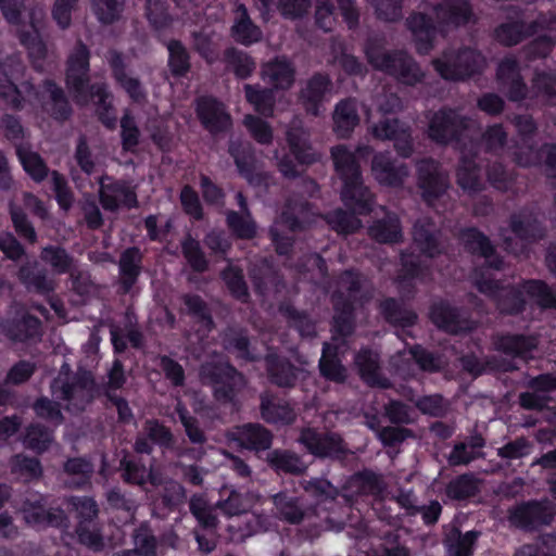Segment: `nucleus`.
<instances>
[{
  "label": "nucleus",
  "mask_w": 556,
  "mask_h": 556,
  "mask_svg": "<svg viewBox=\"0 0 556 556\" xmlns=\"http://www.w3.org/2000/svg\"><path fill=\"white\" fill-rule=\"evenodd\" d=\"M260 412L268 424L291 425L296 419V414L288 402L269 396H261Z\"/></svg>",
  "instance_id": "e433bc0d"
},
{
  "label": "nucleus",
  "mask_w": 556,
  "mask_h": 556,
  "mask_svg": "<svg viewBox=\"0 0 556 556\" xmlns=\"http://www.w3.org/2000/svg\"><path fill=\"white\" fill-rule=\"evenodd\" d=\"M91 9L102 25L119 21L124 11V0H90Z\"/></svg>",
  "instance_id": "0e129e2a"
},
{
  "label": "nucleus",
  "mask_w": 556,
  "mask_h": 556,
  "mask_svg": "<svg viewBox=\"0 0 556 556\" xmlns=\"http://www.w3.org/2000/svg\"><path fill=\"white\" fill-rule=\"evenodd\" d=\"M527 295L543 309H556V285L549 286L542 279H526Z\"/></svg>",
  "instance_id": "864d4df0"
},
{
  "label": "nucleus",
  "mask_w": 556,
  "mask_h": 556,
  "mask_svg": "<svg viewBox=\"0 0 556 556\" xmlns=\"http://www.w3.org/2000/svg\"><path fill=\"white\" fill-rule=\"evenodd\" d=\"M333 84L327 73H314L302 86L299 102L304 111L312 116H319L324 103L332 92Z\"/></svg>",
  "instance_id": "dca6fc26"
},
{
  "label": "nucleus",
  "mask_w": 556,
  "mask_h": 556,
  "mask_svg": "<svg viewBox=\"0 0 556 556\" xmlns=\"http://www.w3.org/2000/svg\"><path fill=\"white\" fill-rule=\"evenodd\" d=\"M43 88L49 93L50 103L47 112L51 118L59 123L68 121L73 114V108L64 90L53 79H46Z\"/></svg>",
  "instance_id": "a19ab883"
},
{
  "label": "nucleus",
  "mask_w": 556,
  "mask_h": 556,
  "mask_svg": "<svg viewBox=\"0 0 556 556\" xmlns=\"http://www.w3.org/2000/svg\"><path fill=\"white\" fill-rule=\"evenodd\" d=\"M496 80L509 101L521 102L528 98L529 87L515 56H505L501 60L496 68Z\"/></svg>",
  "instance_id": "a211bd4d"
},
{
  "label": "nucleus",
  "mask_w": 556,
  "mask_h": 556,
  "mask_svg": "<svg viewBox=\"0 0 556 556\" xmlns=\"http://www.w3.org/2000/svg\"><path fill=\"white\" fill-rule=\"evenodd\" d=\"M108 63L111 68L112 77L121 88L127 93L134 103L141 104L147 101V90L139 78L129 77L126 73L127 66L122 52L110 50Z\"/></svg>",
  "instance_id": "4be33fe9"
},
{
  "label": "nucleus",
  "mask_w": 556,
  "mask_h": 556,
  "mask_svg": "<svg viewBox=\"0 0 556 556\" xmlns=\"http://www.w3.org/2000/svg\"><path fill=\"white\" fill-rule=\"evenodd\" d=\"M223 62L239 80L249 79L256 70L255 59L247 51L228 47L223 52Z\"/></svg>",
  "instance_id": "4c0bfd02"
},
{
  "label": "nucleus",
  "mask_w": 556,
  "mask_h": 556,
  "mask_svg": "<svg viewBox=\"0 0 556 556\" xmlns=\"http://www.w3.org/2000/svg\"><path fill=\"white\" fill-rule=\"evenodd\" d=\"M16 155L23 169L35 182H42L50 174L48 165L39 153L26 151L23 147L17 146Z\"/></svg>",
  "instance_id": "6e6d98bb"
},
{
  "label": "nucleus",
  "mask_w": 556,
  "mask_h": 556,
  "mask_svg": "<svg viewBox=\"0 0 556 556\" xmlns=\"http://www.w3.org/2000/svg\"><path fill=\"white\" fill-rule=\"evenodd\" d=\"M142 253L139 248L130 247L124 250L119 256V293L128 294L137 283L141 274Z\"/></svg>",
  "instance_id": "c85d7f7f"
},
{
  "label": "nucleus",
  "mask_w": 556,
  "mask_h": 556,
  "mask_svg": "<svg viewBox=\"0 0 556 556\" xmlns=\"http://www.w3.org/2000/svg\"><path fill=\"white\" fill-rule=\"evenodd\" d=\"M181 253L192 271L202 274L210 267V262L206 258L200 242L188 233L181 241Z\"/></svg>",
  "instance_id": "052dcab7"
},
{
  "label": "nucleus",
  "mask_w": 556,
  "mask_h": 556,
  "mask_svg": "<svg viewBox=\"0 0 556 556\" xmlns=\"http://www.w3.org/2000/svg\"><path fill=\"white\" fill-rule=\"evenodd\" d=\"M525 281L526 280L521 283V289L513 285H503L494 300V304L502 315L518 316L526 311L527 301L523 295V292H526L523 287Z\"/></svg>",
  "instance_id": "72a5a7b5"
},
{
  "label": "nucleus",
  "mask_w": 556,
  "mask_h": 556,
  "mask_svg": "<svg viewBox=\"0 0 556 556\" xmlns=\"http://www.w3.org/2000/svg\"><path fill=\"white\" fill-rule=\"evenodd\" d=\"M332 121L336 135L342 139L349 138L361 122L357 100L354 98L340 100L334 106Z\"/></svg>",
  "instance_id": "c756f323"
},
{
  "label": "nucleus",
  "mask_w": 556,
  "mask_h": 556,
  "mask_svg": "<svg viewBox=\"0 0 556 556\" xmlns=\"http://www.w3.org/2000/svg\"><path fill=\"white\" fill-rule=\"evenodd\" d=\"M417 185L421 190V197L426 204L432 205L447 190L446 176L439 169V165L432 159L424 160L417 167Z\"/></svg>",
  "instance_id": "6ab92c4d"
},
{
  "label": "nucleus",
  "mask_w": 556,
  "mask_h": 556,
  "mask_svg": "<svg viewBox=\"0 0 556 556\" xmlns=\"http://www.w3.org/2000/svg\"><path fill=\"white\" fill-rule=\"evenodd\" d=\"M11 473L24 481L38 480L42 476V465L37 457L15 454L10 460Z\"/></svg>",
  "instance_id": "680f3d73"
},
{
  "label": "nucleus",
  "mask_w": 556,
  "mask_h": 556,
  "mask_svg": "<svg viewBox=\"0 0 556 556\" xmlns=\"http://www.w3.org/2000/svg\"><path fill=\"white\" fill-rule=\"evenodd\" d=\"M364 52L367 62L375 70L394 78L401 85L416 87L426 78L420 64L405 50L387 51L377 40L368 39Z\"/></svg>",
  "instance_id": "7ed1b4c3"
},
{
  "label": "nucleus",
  "mask_w": 556,
  "mask_h": 556,
  "mask_svg": "<svg viewBox=\"0 0 556 556\" xmlns=\"http://www.w3.org/2000/svg\"><path fill=\"white\" fill-rule=\"evenodd\" d=\"M40 258L58 275L71 273L74 257L61 245L48 244L41 249Z\"/></svg>",
  "instance_id": "13d9d810"
},
{
  "label": "nucleus",
  "mask_w": 556,
  "mask_h": 556,
  "mask_svg": "<svg viewBox=\"0 0 556 556\" xmlns=\"http://www.w3.org/2000/svg\"><path fill=\"white\" fill-rule=\"evenodd\" d=\"M517 18L498 24L493 31L494 39L503 47H515L526 39L533 37L543 27L541 21L527 22L521 16L523 10L516 5L508 7Z\"/></svg>",
  "instance_id": "9b49d317"
},
{
  "label": "nucleus",
  "mask_w": 556,
  "mask_h": 556,
  "mask_svg": "<svg viewBox=\"0 0 556 556\" xmlns=\"http://www.w3.org/2000/svg\"><path fill=\"white\" fill-rule=\"evenodd\" d=\"M228 153L232 157L237 172L249 185L262 187L266 185L267 175L256 168V155L254 147L242 140H230Z\"/></svg>",
  "instance_id": "ddd939ff"
},
{
  "label": "nucleus",
  "mask_w": 556,
  "mask_h": 556,
  "mask_svg": "<svg viewBox=\"0 0 556 556\" xmlns=\"http://www.w3.org/2000/svg\"><path fill=\"white\" fill-rule=\"evenodd\" d=\"M200 377L205 386L212 388L214 400L220 405H236L239 392L245 379L229 362H206L200 367Z\"/></svg>",
  "instance_id": "39448f33"
},
{
  "label": "nucleus",
  "mask_w": 556,
  "mask_h": 556,
  "mask_svg": "<svg viewBox=\"0 0 556 556\" xmlns=\"http://www.w3.org/2000/svg\"><path fill=\"white\" fill-rule=\"evenodd\" d=\"M99 185V202L104 211L115 213L119 208L139 207L136 188L128 181L104 175Z\"/></svg>",
  "instance_id": "0eeeda50"
},
{
  "label": "nucleus",
  "mask_w": 556,
  "mask_h": 556,
  "mask_svg": "<svg viewBox=\"0 0 556 556\" xmlns=\"http://www.w3.org/2000/svg\"><path fill=\"white\" fill-rule=\"evenodd\" d=\"M371 170L376 180L386 187H401L408 176L406 164H396L389 151L379 152L374 155Z\"/></svg>",
  "instance_id": "b1692460"
},
{
  "label": "nucleus",
  "mask_w": 556,
  "mask_h": 556,
  "mask_svg": "<svg viewBox=\"0 0 556 556\" xmlns=\"http://www.w3.org/2000/svg\"><path fill=\"white\" fill-rule=\"evenodd\" d=\"M351 212L344 211L343 208L332 210L324 216L325 222L331 230L338 235H353L362 228V222L356 216L358 213L349 208Z\"/></svg>",
  "instance_id": "09e8293b"
},
{
  "label": "nucleus",
  "mask_w": 556,
  "mask_h": 556,
  "mask_svg": "<svg viewBox=\"0 0 556 556\" xmlns=\"http://www.w3.org/2000/svg\"><path fill=\"white\" fill-rule=\"evenodd\" d=\"M431 64L442 79L456 83L481 75L486 61L479 50L460 47L444 50L441 58L433 59Z\"/></svg>",
  "instance_id": "20e7f679"
},
{
  "label": "nucleus",
  "mask_w": 556,
  "mask_h": 556,
  "mask_svg": "<svg viewBox=\"0 0 556 556\" xmlns=\"http://www.w3.org/2000/svg\"><path fill=\"white\" fill-rule=\"evenodd\" d=\"M334 169L343 181L341 200L348 208L362 216L369 215L374 210L375 197L364 185L358 161L344 146H337L331 150Z\"/></svg>",
  "instance_id": "f03ea898"
},
{
  "label": "nucleus",
  "mask_w": 556,
  "mask_h": 556,
  "mask_svg": "<svg viewBox=\"0 0 556 556\" xmlns=\"http://www.w3.org/2000/svg\"><path fill=\"white\" fill-rule=\"evenodd\" d=\"M515 163L523 168L536 167L548 179H556V143L527 144L514 152Z\"/></svg>",
  "instance_id": "f8f14e48"
},
{
  "label": "nucleus",
  "mask_w": 556,
  "mask_h": 556,
  "mask_svg": "<svg viewBox=\"0 0 556 556\" xmlns=\"http://www.w3.org/2000/svg\"><path fill=\"white\" fill-rule=\"evenodd\" d=\"M66 508L75 514L77 525H93L99 515L97 502L89 496H70L66 500Z\"/></svg>",
  "instance_id": "5fc2aeb1"
},
{
  "label": "nucleus",
  "mask_w": 556,
  "mask_h": 556,
  "mask_svg": "<svg viewBox=\"0 0 556 556\" xmlns=\"http://www.w3.org/2000/svg\"><path fill=\"white\" fill-rule=\"evenodd\" d=\"M268 380L279 388L291 389L298 383L302 369L285 356L269 352L264 358Z\"/></svg>",
  "instance_id": "393cba45"
},
{
  "label": "nucleus",
  "mask_w": 556,
  "mask_h": 556,
  "mask_svg": "<svg viewBox=\"0 0 556 556\" xmlns=\"http://www.w3.org/2000/svg\"><path fill=\"white\" fill-rule=\"evenodd\" d=\"M369 237L381 244L400 243L403 240V231L400 219L396 216H386L375 220L368 227Z\"/></svg>",
  "instance_id": "37998d69"
},
{
  "label": "nucleus",
  "mask_w": 556,
  "mask_h": 556,
  "mask_svg": "<svg viewBox=\"0 0 556 556\" xmlns=\"http://www.w3.org/2000/svg\"><path fill=\"white\" fill-rule=\"evenodd\" d=\"M182 302L187 307L188 314L201 323L207 330H212L215 327L211 309L199 294L187 293L182 296Z\"/></svg>",
  "instance_id": "338daca9"
},
{
  "label": "nucleus",
  "mask_w": 556,
  "mask_h": 556,
  "mask_svg": "<svg viewBox=\"0 0 556 556\" xmlns=\"http://www.w3.org/2000/svg\"><path fill=\"white\" fill-rule=\"evenodd\" d=\"M11 61L8 59L7 61L0 64V72L4 76L3 79H0V97L5 101V103L13 110L20 111L24 105V98L18 89V87L11 79V71H9L8 62Z\"/></svg>",
  "instance_id": "e2e57ef3"
},
{
  "label": "nucleus",
  "mask_w": 556,
  "mask_h": 556,
  "mask_svg": "<svg viewBox=\"0 0 556 556\" xmlns=\"http://www.w3.org/2000/svg\"><path fill=\"white\" fill-rule=\"evenodd\" d=\"M459 241L471 255L483 257L488 268L501 270L504 266L503 257L496 252L491 239L475 226L464 227L459 231Z\"/></svg>",
  "instance_id": "2eb2a0df"
},
{
  "label": "nucleus",
  "mask_w": 556,
  "mask_h": 556,
  "mask_svg": "<svg viewBox=\"0 0 556 556\" xmlns=\"http://www.w3.org/2000/svg\"><path fill=\"white\" fill-rule=\"evenodd\" d=\"M433 12L440 24L455 28L466 26L475 16L471 0H441Z\"/></svg>",
  "instance_id": "a878e982"
},
{
  "label": "nucleus",
  "mask_w": 556,
  "mask_h": 556,
  "mask_svg": "<svg viewBox=\"0 0 556 556\" xmlns=\"http://www.w3.org/2000/svg\"><path fill=\"white\" fill-rule=\"evenodd\" d=\"M274 504L280 520L290 525H299L303 521L305 513L299 497L279 492L274 496Z\"/></svg>",
  "instance_id": "603ef678"
},
{
  "label": "nucleus",
  "mask_w": 556,
  "mask_h": 556,
  "mask_svg": "<svg viewBox=\"0 0 556 556\" xmlns=\"http://www.w3.org/2000/svg\"><path fill=\"white\" fill-rule=\"evenodd\" d=\"M220 278L231 298L243 304L250 301L251 295L242 268L228 265L220 271Z\"/></svg>",
  "instance_id": "3c124183"
},
{
  "label": "nucleus",
  "mask_w": 556,
  "mask_h": 556,
  "mask_svg": "<svg viewBox=\"0 0 556 556\" xmlns=\"http://www.w3.org/2000/svg\"><path fill=\"white\" fill-rule=\"evenodd\" d=\"M278 312L301 338L313 339L317 336L316 323L307 312L299 311L290 302H281L278 306Z\"/></svg>",
  "instance_id": "c9c22d12"
},
{
  "label": "nucleus",
  "mask_w": 556,
  "mask_h": 556,
  "mask_svg": "<svg viewBox=\"0 0 556 556\" xmlns=\"http://www.w3.org/2000/svg\"><path fill=\"white\" fill-rule=\"evenodd\" d=\"M532 90L547 105H556V75L546 72L535 73L532 78Z\"/></svg>",
  "instance_id": "774afa93"
},
{
  "label": "nucleus",
  "mask_w": 556,
  "mask_h": 556,
  "mask_svg": "<svg viewBox=\"0 0 556 556\" xmlns=\"http://www.w3.org/2000/svg\"><path fill=\"white\" fill-rule=\"evenodd\" d=\"M429 318L437 328L448 333L457 334L471 330L470 319L463 316L459 307L444 299L430 305Z\"/></svg>",
  "instance_id": "aec40b11"
},
{
  "label": "nucleus",
  "mask_w": 556,
  "mask_h": 556,
  "mask_svg": "<svg viewBox=\"0 0 556 556\" xmlns=\"http://www.w3.org/2000/svg\"><path fill=\"white\" fill-rule=\"evenodd\" d=\"M229 438L241 448L256 454L269 451L274 441L273 432L258 422H247L235 427Z\"/></svg>",
  "instance_id": "412c9836"
},
{
  "label": "nucleus",
  "mask_w": 556,
  "mask_h": 556,
  "mask_svg": "<svg viewBox=\"0 0 556 556\" xmlns=\"http://www.w3.org/2000/svg\"><path fill=\"white\" fill-rule=\"evenodd\" d=\"M243 90L247 101L255 112L266 117L273 116L276 103L275 89L247 84Z\"/></svg>",
  "instance_id": "de8ad7c7"
},
{
  "label": "nucleus",
  "mask_w": 556,
  "mask_h": 556,
  "mask_svg": "<svg viewBox=\"0 0 556 556\" xmlns=\"http://www.w3.org/2000/svg\"><path fill=\"white\" fill-rule=\"evenodd\" d=\"M223 346L237 357L247 362L255 359L251 352V341L248 329L243 327H227L222 336Z\"/></svg>",
  "instance_id": "79ce46f5"
},
{
  "label": "nucleus",
  "mask_w": 556,
  "mask_h": 556,
  "mask_svg": "<svg viewBox=\"0 0 556 556\" xmlns=\"http://www.w3.org/2000/svg\"><path fill=\"white\" fill-rule=\"evenodd\" d=\"M471 119L458 110L442 106L433 113L428 123V138L439 144H460L470 128Z\"/></svg>",
  "instance_id": "423d86ee"
},
{
  "label": "nucleus",
  "mask_w": 556,
  "mask_h": 556,
  "mask_svg": "<svg viewBox=\"0 0 556 556\" xmlns=\"http://www.w3.org/2000/svg\"><path fill=\"white\" fill-rule=\"evenodd\" d=\"M90 58L88 46L78 39L67 56L65 64V86L74 101L86 105L90 101L96 104L98 121L109 130L117 126V118L111 101L112 94L104 83H91Z\"/></svg>",
  "instance_id": "f257e3e1"
},
{
  "label": "nucleus",
  "mask_w": 556,
  "mask_h": 556,
  "mask_svg": "<svg viewBox=\"0 0 556 556\" xmlns=\"http://www.w3.org/2000/svg\"><path fill=\"white\" fill-rule=\"evenodd\" d=\"M266 463L277 475L300 476L305 472L306 465L301 456L290 450L274 448L267 453Z\"/></svg>",
  "instance_id": "473e14b6"
},
{
  "label": "nucleus",
  "mask_w": 556,
  "mask_h": 556,
  "mask_svg": "<svg viewBox=\"0 0 556 556\" xmlns=\"http://www.w3.org/2000/svg\"><path fill=\"white\" fill-rule=\"evenodd\" d=\"M226 225L237 239L251 240L257 233V225L253 216L239 214L233 210L226 212Z\"/></svg>",
  "instance_id": "bf43d9fd"
},
{
  "label": "nucleus",
  "mask_w": 556,
  "mask_h": 556,
  "mask_svg": "<svg viewBox=\"0 0 556 556\" xmlns=\"http://www.w3.org/2000/svg\"><path fill=\"white\" fill-rule=\"evenodd\" d=\"M480 479L472 472L453 478L445 486V495L452 501H467L480 492Z\"/></svg>",
  "instance_id": "c03bdc74"
},
{
  "label": "nucleus",
  "mask_w": 556,
  "mask_h": 556,
  "mask_svg": "<svg viewBox=\"0 0 556 556\" xmlns=\"http://www.w3.org/2000/svg\"><path fill=\"white\" fill-rule=\"evenodd\" d=\"M495 346L505 355L523 358L536 348V342L529 336L506 333L496 339Z\"/></svg>",
  "instance_id": "a18cd8bd"
},
{
  "label": "nucleus",
  "mask_w": 556,
  "mask_h": 556,
  "mask_svg": "<svg viewBox=\"0 0 556 556\" xmlns=\"http://www.w3.org/2000/svg\"><path fill=\"white\" fill-rule=\"evenodd\" d=\"M479 536V531L470 530L463 534L457 527H454L445 535L444 545L450 556H472Z\"/></svg>",
  "instance_id": "49530a36"
},
{
  "label": "nucleus",
  "mask_w": 556,
  "mask_h": 556,
  "mask_svg": "<svg viewBox=\"0 0 556 556\" xmlns=\"http://www.w3.org/2000/svg\"><path fill=\"white\" fill-rule=\"evenodd\" d=\"M378 309L384 321L395 328H410L418 321L415 311L406 308L400 300L392 296L381 300Z\"/></svg>",
  "instance_id": "7c9ffc66"
},
{
  "label": "nucleus",
  "mask_w": 556,
  "mask_h": 556,
  "mask_svg": "<svg viewBox=\"0 0 556 556\" xmlns=\"http://www.w3.org/2000/svg\"><path fill=\"white\" fill-rule=\"evenodd\" d=\"M361 379L371 388L388 389L390 380L381 372L379 356L370 349H362L355 356Z\"/></svg>",
  "instance_id": "cd10ccee"
},
{
  "label": "nucleus",
  "mask_w": 556,
  "mask_h": 556,
  "mask_svg": "<svg viewBox=\"0 0 556 556\" xmlns=\"http://www.w3.org/2000/svg\"><path fill=\"white\" fill-rule=\"evenodd\" d=\"M320 376L328 381L341 383L346 378V370L339 357V349L329 342L323 344L318 364Z\"/></svg>",
  "instance_id": "58836bf2"
},
{
  "label": "nucleus",
  "mask_w": 556,
  "mask_h": 556,
  "mask_svg": "<svg viewBox=\"0 0 556 556\" xmlns=\"http://www.w3.org/2000/svg\"><path fill=\"white\" fill-rule=\"evenodd\" d=\"M508 227L523 245L536 243L546 236V228L539 213L529 207H522L510 214Z\"/></svg>",
  "instance_id": "f3484780"
},
{
  "label": "nucleus",
  "mask_w": 556,
  "mask_h": 556,
  "mask_svg": "<svg viewBox=\"0 0 556 556\" xmlns=\"http://www.w3.org/2000/svg\"><path fill=\"white\" fill-rule=\"evenodd\" d=\"M140 129L135 116L129 110H125L121 118V141L125 152L135 153L140 143Z\"/></svg>",
  "instance_id": "69168bd1"
},
{
  "label": "nucleus",
  "mask_w": 556,
  "mask_h": 556,
  "mask_svg": "<svg viewBox=\"0 0 556 556\" xmlns=\"http://www.w3.org/2000/svg\"><path fill=\"white\" fill-rule=\"evenodd\" d=\"M299 442L316 458L341 459L346 454L344 440L337 432H319L314 428H303Z\"/></svg>",
  "instance_id": "1a4fd4ad"
},
{
  "label": "nucleus",
  "mask_w": 556,
  "mask_h": 556,
  "mask_svg": "<svg viewBox=\"0 0 556 556\" xmlns=\"http://www.w3.org/2000/svg\"><path fill=\"white\" fill-rule=\"evenodd\" d=\"M263 75L275 90H289L295 81V68L286 56H276L267 62Z\"/></svg>",
  "instance_id": "2f4dec72"
},
{
  "label": "nucleus",
  "mask_w": 556,
  "mask_h": 556,
  "mask_svg": "<svg viewBox=\"0 0 556 556\" xmlns=\"http://www.w3.org/2000/svg\"><path fill=\"white\" fill-rule=\"evenodd\" d=\"M406 27L412 33L416 52L427 55L434 48L437 26L431 16L422 12H413L406 18Z\"/></svg>",
  "instance_id": "5701e85b"
},
{
  "label": "nucleus",
  "mask_w": 556,
  "mask_h": 556,
  "mask_svg": "<svg viewBox=\"0 0 556 556\" xmlns=\"http://www.w3.org/2000/svg\"><path fill=\"white\" fill-rule=\"evenodd\" d=\"M195 114L201 126L213 137L232 129L233 121L227 106L213 96H201L195 100Z\"/></svg>",
  "instance_id": "6e6552de"
},
{
  "label": "nucleus",
  "mask_w": 556,
  "mask_h": 556,
  "mask_svg": "<svg viewBox=\"0 0 556 556\" xmlns=\"http://www.w3.org/2000/svg\"><path fill=\"white\" fill-rule=\"evenodd\" d=\"M168 51L167 65L175 78L187 76L191 70V56L179 39H170L165 43Z\"/></svg>",
  "instance_id": "8fccbe9b"
},
{
  "label": "nucleus",
  "mask_w": 556,
  "mask_h": 556,
  "mask_svg": "<svg viewBox=\"0 0 556 556\" xmlns=\"http://www.w3.org/2000/svg\"><path fill=\"white\" fill-rule=\"evenodd\" d=\"M554 517L555 511L548 501L530 500L509 510L510 523L522 530H534L542 526H548Z\"/></svg>",
  "instance_id": "9d476101"
},
{
  "label": "nucleus",
  "mask_w": 556,
  "mask_h": 556,
  "mask_svg": "<svg viewBox=\"0 0 556 556\" xmlns=\"http://www.w3.org/2000/svg\"><path fill=\"white\" fill-rule=\"evenodd\" d=\"M17 277L27 289L34 290L40 295H49L54 291V283L48 279L45 270L35 271L28 265L18 268Z\"/></svg>",
  "instance_id": "4d7b16f0"
},
{
  "label": "nucleus",
  "mask_w": 556,
  "mask_h": 556,
  "mask_svg": "<svg viewBox=\"0 0 556 556\" xmlns=\"http://www.w3.org/2000/svg\"><path fill=\"white\" fill-rule=\"evenodd\" d=\"M41 321L31 314H25L20 319H13L2 325L5 336L15 342H26L40 336Z\"/></svg>",
  "instance_id": "ea45409f"
},
{
  "label": "nucleus",
  "mask_w": 556,
  "mask_h": 556,
  "mask_svg": "<svg viewBox=\"0 0 556 556\" xmlns=\"http://www.w3.org/2000/svg\"><path fill=\"white\" fill-rule=\"evenodd\" d=\"M481 167L473 156L463 155L456 169L457 185L468 193H479L484 190L481 180Z\"/></svg>",
  "instance_id": "f704fd0d"
},
{
  "label": "nucleus",
  "mask_w": 556,
  "mask_h": 556,
  "mask_svg": "<svg viewBox=\"0 0 556 556\" xmlns=\"http://www.w3.org/2000/svg\"><path fill=\"white\" fill-rule=\"evenodd\" d=\"M22 513L25 522L33 528H58L68 527V517L61 507L46 508L43 497L36 500L26 498L22 504Z\"/></svg>",
  "instance_id": "4468645a"
},
{
  "label": "nucleus",
  "mask_w": 556,
  "mask_h": 556,
  "mask_svg": "<svg viewBox=\"0 0 556 556\" xmlns=\"http://www.w3.org/2000/svg\"><path fill=\"white\" fill-rule=\"evenodd\" d=\"M235 21L230 27L231 38L239 45L251 47L263 38V31L251 18L249 11L243 3L235 9Z\"/></svg>",
  "instance_id": "bb28decb"
}]
</instances>
